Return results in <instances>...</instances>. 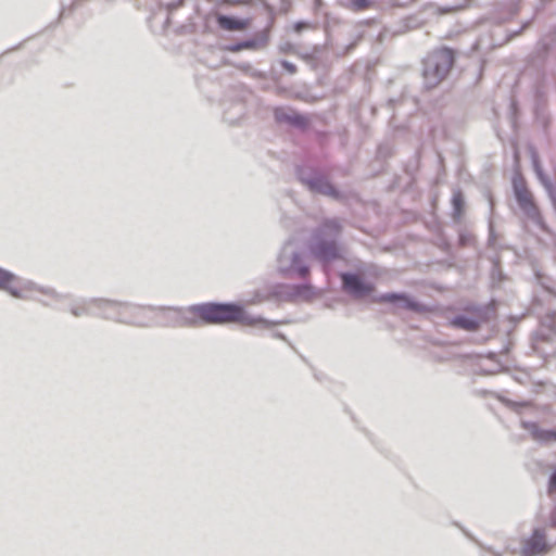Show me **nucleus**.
Here are the masks:
<instances>
[{"label": "nucleus", "instance_id": "1", "mask_svg": "<svg viewBox=\"0 0 556 556\" xmlns=\"http://www.w3.org/2000/svg\"><path fill=\"white\" fill-rule=\"evenodd\" d=\"M108 317L116 321L139 326L184 327L204 324H230L255 326L263 323L260 317L250 315L243 306L233 303H204L191 306L187 314L177 308L111 303Z\"/></svg>", "mask_w": 556, "mask_h": 556}, {"label": "nucleus", "instance_id": "2", "mask_svg": "<svg viewBox=\"0 0 556 556\" xmlns=\"http://www.w3.org/2000/svg\"><path fill=\"white\" fill-rule=\"evenodd\" d=\"M484 320L482 309L476 306L467 308L466 315H458L451 319L450 325L467 331L477 330Z\"/></svg>", "mask_w": 556, "mask_h": 556}, {"label": "nucleus", "instance_id": "3", "mask_svg": "<svg viewBox=\"0 0 556 556\" xmlns=\"http://www.w3.org/2000/svg\"><path fill=\"white\" fill-rule=\"evenodd\" d=\"M341 279L344 290L356 298L365 296L374 291V287L357 275L342 274Z\"/></svg>", "mask_w": 556, "mask_h": 556}, {"label": "nucleus", "instance_id": "4", "mask_svg": "<svg viewBox=\"0 0 556 556\" xmlns=\"http://www.w3.org/2000/svg\"><path fill=\"white\" fill-rule=\"evenodd\" d=\"M547 551L545 534L541 530H535L533 534L523 541L521 553L525 556H534Z\"/></svg>", "mask_w": 556, "mask_h": 556}, {"label": "nucleus", "instance_id": "5", "mask_svg": "<svg viewBox=\"0 0 556 556\" xmlns=\"http://www.w3.org/2000/svg\"><path fill=\"white\" fill-rule=\"evenodd\" d=\"M0 289L5 290L14 298H24L25 289L16 276L0 268Z\"/></svg>", "mask_w": 556, "mask_h": 556}, {"label": "nucleus", "instance_id": "6", "mask_svg": "<svg viewBox=\"0 0 556 556\" xmlns=\"http://www.w3.org/2000/svg\"><path fill=\"white\" fill-rule=\"evenodd\" d=\"M433 58L437 60L434 63V74L443 77L453 66L454 53L450 48L439 49Z\"/></svg>", "mask_w": 556, "mask_h": 556}, {"label": "nucleus", "instance_id": "7", "mask_svg": "<svg viewBox=\"0 0 556 556\" xmlns=\"http://www.w3.org/2000/svg\"><path fill=\"white\" fill-rule=\"evenodd\" d=\"M311 251L315 257L324 261L332 260L338 256V250L334 242H323L317 238L312 243Z\"/></svg>", "mask_w": 556, "mask_h": 556}, {"label": "nucleus", "instance_id": "8", "mask_svg": "<svg viewBox=\"0 0 556 556\" xmlns=\"http://www.w3.org/2000/svg\"><path fill=\"white\" fill-rule=\"evenodd\" d=\"M218 26L228 31H241L245 30L251 25V18H237L226 15H217L216 17Z\"/></svg>", "mask_w": 556, "mask_h": 556}, {"label": "nucleus", "instance_id": "9", "mask_svg": "<svg viewBox=\"0 0 556 556\" xmlns=\"http://www.w3.org/2000/svg\"><path fill=\"white\" fill-rule=\"evenodd\" d=\"M516 199L519 206L528 214H534L536 207L531 192L525 186H515Z\"/></svg>", "mask_w": 556, "mask_h": 556}, {"label": "nucleus", "instance_id": "10", "mask_svg": "<svg viewBox=\"0 0 556 556\" xmlns=\"http://www.w3.org/2000/svg\"><path fill=\"white\" fill-rule=\"evenodd\" d=\"M378 302H390V303H401L405 308L419 312L421 311V305L410 300L405 294L397 293H387L377 299Z\"/></svg>", "mask_w": 556, "mask_h": 556}, {"label": "nucleus", "instance_id": "11", "mask_svg": "<svg viewBox=\"0 0 556 556\" xmlns=\"http://www.w3.org/2000/svg\"><path fill=\"white\" fill-rule=\"evenodd\" d=\"M376 5L375 0H346L344 7L353 12H363L374 9Z\"/></svg>", "mask_w": 556, "mask_h": 556}, {"label": "nucleus", "instance_id": "12", "mask_svg": "<svg viewBox=\"0 0 556 556\" xmlns=\"http://www.w3.org/2000/svg\"><path fill=\"white\" fill-rule=\"evenodd\" d=\"M534 437L545 443L556 442V430H538Z\"/></svg>", "mask_w": 556, "mask_h": 556}, {"label": "nucleus", "instance_id": "13", "mask_svg": "<svg viewBox=\"0 0 556 556\" xmlns=\"http://www.w3.org/2000/svg\"><path fill=\"white\" fill-rule=\"evenodd\" d=\"M311 188L313 190H316V191H318L320 193H324V194H329V195L334 194L333 188L330 185L326 184V182L313 181V182H311Z\"/></svg>", "mask_w": 556, "mask_h": 556}, {"label": "nucleus", "instance_id": "14", "mask_svg": "<svg viewBox=\"0 0 556 556\" xmlns=\"http://www.w3.org/2000/svg\"><path fill=\"white\" fill-rule=\"evenodd\" d=\"M291 268L295 270L301 277H306L308 275V267L302 266L300 264V256L294 255Z\"/></svg>", "mask_w": 556, "mask_h": 556}, {"label": "nucleus", "instance_id": "15", "mask_svg": "<svg viewBox=\"0 0 556 556\" xmlns=\"http://www.w3.org/2000/svg\"><path fill=\"white\" fill-rule=\"evenodd\" d=\"M452 203L456 213L460 214L464 208V197L460 191L453 194Z\"/></svg>", "mask_w": 556, "mask_h": 556}, {"label": "nucleus", "instance_id": "16", "mask_svg": "<svg viewBox=\"0 0 556 556\" xmlns=\"http://www.w3.org/2000/svg\"><path fill=\"white\" fill-rule=\"evenodd\" d=\"M251 47H253L252 42H242V43H238L235 47L229 48V50L233 51V52H237V51H240L241 49H248V48H251Z\"/></svg>", "mask_w": 556, "mask_h": 556}, {"label": "nucleus", "instance_id": "17", "mask_svg": "<svg viewBox=\"0 0 556 556\" xmlns=\"http://www.w3.org/2000/svg\"><path fill=\"white\" fill-rule=\"evenodd\" d=\"M281 65H282V67H283L285 70H287V71H288L289 73H291V74H293V73H295V72H296V67H295V65H294V64H292V63H289L288 61H283V62L281 63Z\"/></svg>", "mask_w": 556, "mask_h": 556}, {"label": "nucleus", "instance_id": "18", "mask_svg": "<svg viewBox=\"0 0 556 556\" xmlns=\"http://www.w3.org/2000/svg\"><path fill=\"white\" fill-rule=\"evenodd\" d=\"M556 490V470L552 473L549 479V492H553Z\"/></svg>", "mask_w": 556, "mask_h": 556}, {"label": "nucleus", "instance_id": "19", "mask_svg": "<svg viewBox=\"0 0 556 556\" xmlns=\"http://www.w3.org/2000/svg\"><path fill=\"white\" fill-rule=\"evenodd\" d=\"M304 27H306V24H304V23H298V24L295 25V30H296V31H300V30H301L302 28H304Z\"/></svg>", "mask_w": 556, "mask_h": 556}]
</instances>
